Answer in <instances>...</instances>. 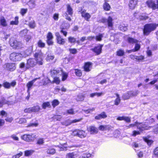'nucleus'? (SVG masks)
<instances>
[{"label":"nucleus","mask_w":158,"mask_h":158,"mask_svg":"<svg viewBox=\"0 0 158 158\" xmlns=\"http://www.w3.org/2000/svg\"><path fill=\"white\" fill-rule=\"evenodd\" d=\"M158 27V23H152L145 24L143 28V33L145 35H148L156 30Z\"/></svg>","instance_id":"1"},{"label":"nucleus","mask_w":158,"mask_h":158,"mask_svg":"<svg viewBox=\"0 0 158 158\" xmlns=\"http://www.w3.org/2000/svg\"><path fill=\"white\" fill-rule=\"evenodd\" d=\"M33 56L39 65H42L44 64V55L41 49L36 51L34 54Z\"/></svg>","instance_id":"2"},{"label":"nucleus","mask_w":158,"mask_h":158,"mask_svg":"<svg viewBox=\"0 0 158 158\" xmlns=\"http://www.w3.org/2000/svg\"><path fill=\"white\" fill-rule=\"evenodd\" d=\"M9 43L10 45L15 49H19L22 48V44L14 38H11L10 39Z\"/></svg>","instance_id":"3"},{"label":"nucleus","mask_w":158,"mask_h":158,"mask_svg":"<svg viewBox=\"0 0 158 158\" xmlns=\"http://www.w3.org/2000/svg\"><path fill=\"white\" fill-rule=\"evenodd\" d=\"M55 34L56 42L57 44L61 45H63L65 43L66 40L65 39L63 38L59 32H56Z\"/></svg>","instance_id":"4"},{"label":"nucleus","mask_w":158,"mask_h":158,"mask_svg":"<svg viewBox=\"0 0 158 158\" xmlns=\"http://www.w3.org/2000/svg\"><path fill=\"white\" fill-rule=\"evenodd\" d=\"M103 46V44H99L95 46L91 50L96 55H98L102 52V48Z\"/></svg>","instance_id":"5"},{"label":"nucleus","mask_w":158,"mask_h":158,"mask_svg":"<svg viewBox=\"0 0 158 158\" xmlns=\"http://www.w3.org/2000/svg\"><path fill=\"white\" fill-rule=\"evenodd\" d=\"M37 63L33 58H30L27 60L26 69H28L35 66Z\"/></svg>","instance_id":"6"},{"label":"nucleus","mask_w":158,"mask_h":158,"mask_svg":"<svg viewBox=\"0 0 158 158\" xmlns=\"http://www.w3.org/2000/svg\"><path fill=\"white\" fill-rule=\"evenodd\" d=\"M79 12H80L81 17L85 20L88 22L90 21V19L91 18V15L89 13L86 12V10L81 8V10L79 11Z\"/></svg>","instance_id":"7"},{"label":"nucleus","mask_w":158,"mask_h":158,"mask_svg":"<svg viewBox=\"0 0 158 158\" xmlns=\"http://www.w3.org/2000/svg\"><path fill=\"white\" fill-rule=\"evenodd\" d=\"M156 1V4L153 0H148L146 1V3L148 7L152 8V10L158 9V0Z\"/></svg>","instance_id":"8"},{"label":"nucleus","mask_w":158,"mask_h":158,"mask_svg":"<svg viewBox=\"0 0 158 158\" xmlns=\"http://www.w3.org/2000/svg\"><path fill=\"white\" fill-rule=\"evenodd\" d=\"M93 63L90 61H87L84 63L82 67L84 71L86 72H90L92 68Z\"/></svg>","instance_id":"9"},{"label":"nucleus","mask_w":158,"mask_h":158,"mask_svg":"<svg viewBox=\"0 0 158 158\" xmlns=\"http://www.w3.org/2000/svg\"><path fill=\"white\" fill-rule=\"evenodd\" d=\"M21 55L20 53L13 52L10 55V59L13 61H19L20 60Z\"/></svg>","instance_id":"10"},{"label":"nucleus","mask_w":158,"mask_h":158,"mask_svg":"<svg viewBox=\"0 0 158 158\" xmlns=\"http://www.w3.org/2000/svg\"><path fill=\"white\" fill-rule=\"evenodd\" d=\"M46 42L48 46H51L53 45L54 41L53 40V36L52 33L51 32H48L46 35Z\"/></svg>","instance_id":"11"},{"label":"nucleus","mask_w":158,"mask_h":158,"mask_svg":"<svg viewBox=\"0 0 158 158\" xmlns=\"http://www.w3.org/2000/svg\"><path fill=\"white\" fill-rule=\"evenodd\" d=\"M28 31L27 29H24L21 31L20 33L22 36H24V39L27 42H28L32 38V36L31 35H26L28 33Z\"/></svg>","instance_id":"12"},{"label":"nucleus","mask_w":158,"mask_h":158,"mask_svg":"<svg viewBox=\"0 0 158 158\" xmlns=\"http://www.w3.org/2000/svg\"><path fill=\"white\" fill-rule=\"evenodd\" d=\"M139 0H129L128 6L132 10L134 9L138 4Z\"/></svg>","instance_id":"13"},{"label":"nucleus","mask_w":158,"mask_h":158,"mask_svg":"<svg viewBox=\"0 0 158 158\" xmlns=\"http://www.w3.org/2000/svg\"><path fill=\"white\" fill-rule=\"evenodd\" d=\"M16 84L15 81L14 80L12 81L11 83H10L8 82H4L3 83V86L5 88L9 89L11 86L14 87Z\"/></svg>","instance_id":"14"},{"label":"nucleus","mask_w":158,"mask_h":158,"mask_svg":"<svg viewBox=\"0 0 158 158\" xmlns=\"http://www.w3.org/2000/svg\"><path fill=\"white\" fill-rule=\"evenodd\" d=\"M6 69L10 71H13L16 69V65L14 63H7L6 64Z\"/></svg>","instance_id":"15"},{"label":"nucleus","mask_w":158,"mask_h":158,"mask_svg":"<svg viewBox=\"0 0 158 158\" xmlns=\"http://www.w3.org/2000/svg\"><path fill=\"white\" fill-rule=\"evenodd\" d=\"M21 138L27 141H29L34 139V138L32 136V135L29 134L24 135L21 136Z\"/></svg>","instance_id":"16"},{"label":"nucleus","mask_w":158,"mask_h":158,"mask_svg":"<svg viewBox=\"0 0 158 158\" xmlns=\"http://www.w3.org/2000/svg\"><path fill=\"white\" fill-rule=\"evenodd\" d=\"M87 130L91 134H96L98 132V130L94 126H90L87 128Z\"/></svg>","instance_id":"17"},{"label":"nucleus","mask_w":158,"mask_h":158,"mask_svg":"<svg viewBox=\"0 0 158 158\" xmlns=\"http://www.w3.org/2000/svg\"><path fill=\"white\" fill-rule=\"evenodd\" d=\"M81 120V119H75L72 121L68 120L63 122L62 124L63 125H65V126H67L70 125V124L72 123H75L76 122H78L80 121Z\"/></svg>","instance_id":"18"},{"label":"nucleus","mask_w":158,"mask_h":158,"mask_svg":"<svg viewBox=\"0 0 158 158\" xmlns=\"http://www.w3.org/2000/svg\"><path fill=\"white\" fill-rule=\"evenodd\" d=\"M102 7L103 9L106 11H109L111 8L110 6L106 0H105Z\"/></svg>","instance_id":"19"},{"label":"nucleus","mask_w":158,"mask_h":158,"mask_svg":"<svg viewBox=\"0 0 158 158\" xmlns=\"http://www.w3.org/2000/svg\"><path fill=\"white\" fill-rule=\"evenodd\" d=\"M127 42L129 44H134L136 43H139V41L136 39L129 37L127 39Z\"/></svg>","instance_id":"20"},{"label":"nucleus","mask_w":158,"mask_h":158,"mask_svg":"<svg viewBox=\"0 0 158 158\" xmlns=\"http://www.w3.org/2000/svg\"><path fill=\"white\" fill-rule=\"evenodd\" d=\"M87 136V133L85 131L78 129V137L83 139L85 138Z\"/></svg>","instance_id":"21"},{"label":"nucleus","mask_w":158,"mask_h":158,"mask_svg":"<svg viewBox=\"0 0 158 158\" xmlns=\"http://www.w3.org/2000/svg\"><path fill=\"white\" fill-rule=\"evenodd\" d=\"M117 119L119 121L124 120L127 123H130L131 121L130 118L125 116H118L117 118Z\"/></svg>","instance_id":"22"},{"label":"nucleus","mask_w":158,"mask_h":158,"mask_svg":"<svg viewBox=\"0 0 158 158\" xmlns=\"http://www.w3.org/2000/svg\"><path fill=\"white\" fill-rule=\"evenodd\" d=\"M107 117V115L104 112H102L101 114L96 116L95 118L97 120H100L102 118H105Z\"/></svg>","instance_id":"23"},{"label":"nucleus","mask_w":158,"mask_h":158,"mask_svg":"<svg viewBox=\"0 0 158 158\" xmlns=\"http://www.w3.org/2000/svg\"><path fill=\"white\" fill-rule=\"evenodd\" d=\"M14 103L12 102L7 101L6 99H0V107L2 106L3 105L7 104L8 105L13 104Z\"/></svg>","instance_id":"24"},{"label":"nucleus","mask_w":158,"mask_h":158,"mask_svg":"<svg viewBox=\"0 0 158 158\" xmlns=\"http://www.w3.org/2000/svg\"><path fill=\"white\" fill-rule=\"evenodd\" d=\"M112 128V127L109 125H100L98 127L99 130L101 131L110 130Z\"/></svg>","instance_id":"25"},{"label":"nucleus","mask_w":158,"mask_h":158,"mask_svg":"<svg viewBox=\"0 0 158 158\" xmlns=\"http://www.w3.org/2000/svg\"><path fill=\"white\" fill-rule=\"evenodd\" d=\"M74 73L76 76L78 77H81L82 75V70L78 69H74Z\"/></svg>","instance_id":"26"},{"label":"nucleus","mask_w":158,"mask_h":158,"mask_svg":"<svg viewBox=\"0 0 158 158\" xmlns=\"http://www.w3.org/2000/svg\"><path fill=\"white\" fill-rule=\"evenodd\" d=\"M67 12L68 14L70 16H72L73 14V9L69 4H68L66 5Z\"/></svg>","instance_id":"27"},{"label":"nucleus","mask_w":158,"mask_h":158,"mask_svg":"<svg viewBox=\"0 0 158 158\" xmlns=\"http://www.w3.org/2000/svg\"><path fill=\"white\" fill-rule=\"evenodd\" d=\"M0 24L3 27L7 26L6 21L4 17H2L0 19Z\"/></svg>","instance_id":"28"},{"label":"nucleus","mask_w":158,"mask_h":158,"mask_svg":"<svg viewBox=\"0 0 158 158\" xmlns=\"http://www.w3.org/2000/svg\"><path fill=\"white\" fill-rule=\"evenodd\" d=\"M37 79V78H35L33 80L29 81L27 84V91H29L32 86L34 82Z\"/></svg>","instance_id":"29"},{"label":"nucleus","mask_w":158,"mask_h":158,"mask_svg":"<svg viewBox=\"0 0 158 158\" xmlns=\"http://www.w3.org/2000/svg\"><path fill=\"white\" fill-rule=\"evenodd\" d=\"M125 52L123 50L121 49H118L116 52V55L119 56H122L125 55Z\"/></svg>","instance_id":"30"},{"label":"nucleus","mask_w":158,"mask_h":158,"mask_svg":"<svg viewBox=\"0 0 158 158\" xmlns=\"http://www.w3.org/2000/svg\"><path fill=\"white\" fill-rule=\"evenodd\" d=\"M135 44L134 48L131 50L133 52L138 51L140 50L141 48V45L138 43H136Z\"/></svg>","instance_id":"31"},{"label":"nucleus","mask_w":158,"mask_h":158,"mask_svg":"<svg viewBox=\"0 0 158 158\" xmlns=\"http://www.w3.org/2000/svg\"><path fill=\"white\" fill-rule=\"evenodd\" d=\"M112 21L113 19L110 16H109L108 18L107 21L108 27H113V24Z\"/></svg>","instance_id":"32"},{"label":"nucleus","mask_w":158,"mask_h":158,"mask_svg":"<svg viewBox=\"0 0 158 158\" xmlns=\"http://www.w3.org/2000/svg\"><path fill=\"white\" fill-rule=\"evenodd\" d=\"M149 18V17L148 15L142 14L141 15H139V21H144L148 19Z\"/></svg>","instance_id":"33"},{"label":"nucleus","mask_w":158,"mask_h":158,"mask_svg":"<svg viewBox=\"0 0 158 158\" xmlns=\"http://www.w3.org/2000/svg\"><path fill=\"white\" fill-rule=\"evenodd\" d=\"M15 21H12L10 22V24L12 25H18L19 24V17L18 16H15Z\"/></svg>","instance_id":"34"},{"label":"nucleus","mask_w":158,"mask_h":158,"mask_svg":"<svg viewBox=\"0 0 158 158\" xmlns=\"http://www.w3.org/2000/svg\"><path fill=\"white\" fill-rule=\"evenodd\" d=\"M68 42L71 44H75L76 42V38L73 37L69 36L68 38Z\"/></svg>","instance_id":"35"},{"label":"nucleus","mask_w":158,"mask_h":158,"mask_svg":"<svg viewBox=\"0 0 158 158\" xmlns=\"http://www.w3.org/2000/svg\"><path fill=\"white\" fill-rule=\"evenodd\" d=\"M37 44L38 46L40 48H44L45 46V43L43 42L41 40H38L37 43Z\"/></svg>","instance_id":"36"},{"label":"nucleus","mask_w":158,"mask_h":158,"mask_svg":"<svg viewBox=\"0 0 158 158\" xmlns=\"http://www.w3.org/2000/svg\"><path fill=\"white\" fill-rule=\"evenodd\" d=\"M62 117L61 115H55L53 116L52 119L54 121H60L61 120Z\"/></svg>","instance_id":"37"},{"label":"nucleus","mask_w":158,"mask_h":158,"mask_svg":"<svg viewBox=\"0 0 158 158\" xmlns=\"http://www.w3.org/2000/svg\"><path fill=\"white\" fill-rule=\"evenodd\" d=\"M135 59L138 61H143L145 59L144 56L142 55L136 56L135 57Z\"/></svg>","instance_id":"38"},{"label":"nucleus","mask_w":158,"mask_h":158,"mask_svg":"<svg viewBox=\"0 0 158 158\" xmlns=\"http://www.w3.org/2000/svg\"><path fill=\"white\" fill-rule=\"evenodd\" d=\"M51 106L50 103L48 102H44L42 106V108L44 109H46L47 107L50 108Z\"/></svg>","instance_id":"39"},{"label":"nucleus","mask_w":158,"mask_h":158,"mask_svg":"<svg viewBox=\"0 0 158 158\" xmlns=\"http://www.w3.org/2000/svg\"><path fill=\"white\" fill-rule=\"evenodd\" d=\"M32 112H37L39 111L40 109V107L38 106L31 107Z\"/></svg>","instance_id":"40"},{"label":"nucleus","mask_w":158,"mask_h":158,"mask_svg":"<svg viewBox=\"0 0 158 158\" xmlns=\"http://www.w3.org/2000/svg\"><path fill=\"white\" fill-rule=\"evenodd\" d=\"M46 152L48 154L52 155L56 153V150L54 148L48 149L47 150Z\"/></svg>","instance_id":"41"},{"label":"nucleus","mask_w":158,"mask_h":158,"mask_svg":"<svg viewBox=\"0 0 158 158\" xmlns=\"http://www.w3.org/2000/svg\"><path fill=\"white\" fill-rule=\"evenodd\" d=\"M54 55H51V54H48L46 57V60L47 61H50L52 60L54 58Z\"/></svg>","instance_id":"42"},{"label":"nucleus","mask_w":158,"mask_h":158,"mask_svg":"<svg viewBox=\"0 0 158 158\" xmlns=\"http://www.w3.org/2000/svg\"><path fill=\"white\" fill-rule=\"evenodd\" d=\"M75 155L73 152L67 154L66 158H75Z\"/></svg>","instance_id":"43"},{"label":"nucleus","mask_w":158,"mask_h":158,"mask_svg":"<svg viewBox=\"0 0 158 158\" xmlns=\"http://www.w3.org/2000/svg\"><path fill=\"white\" fill-rule=\"evenodd\" d=\"M53 83H55L57 85H58L60 82V80L58 77H55L52 81Z\"/></svg>","instance_id":"44"},{"label":"nucleus","mask_w":158,"mask_h":158,"mask_svg":"<svg viewBox=\"0 0 158 158\" xmlns=\"http://www.w3.org/2000/svg\"><path fill=\"white\" fill-rule=\"evenodd\" d=\"M27 8H21V9L20 13L22 16H24V15L27 12Z\"/></svg>","instance_id":"45"},{"label":"nucleus","mask_w":158,"mask_h":158,"mask_svg":"<svg viewBox=\"0 0 158 158\" xmlns=\"http://www.w3.org/2000/svg\"><path fill=\"white\" fill-rule=\"evenodd\" d=\"M137 125H136V126L137 127V128L139 129L144 128L145 127L144 125L142 123H139L137 122Z\"/></svg>","instance_id":"46"},{"label":"nucleus","mask_w":158,"mask_h":158,"mask_svg":"<svg viewBox=\"0 0 158 158\" xmlns=\"http://www.w3.org/2000/svg\"><path fill=\"white\" fill-rule=\"evenodd\" d=\"M102 34H99L98 35L96 36L95 38L97 41H101L102 40Z\"/></svg>","instance_id":"47"},{"label":"nucleus","mask_w":158,"mask_h":158,"mask_svg":"<svg viewBox=\"0 0 158 158\" xmlns=\"http://www.w3.org/2000/svg\"><path fill=\"white\" fill-rule=\"evenodd\" d=\"M69 51L70 53L75 54L77 52V50L75 48H69Z\"/></svg>","instance_id":"48"},{"label":"nucleus","mask_w":158,"mask_h":158,"mask_svg":"<svg viewBox=\"0 0 158 158\" xmlns=\"http://www.w3.org/2000/svg\"><path fill=\"white\" fill-rule=\"evenodd\" d=\"M29 27L32 28H34L35 27V24L34 21L30 22L28 24Z\"/></svg>","instance_id":"49"},{"label":"nucleus","mask_w":158,"mask_h":158,"mask_svg":"<svg viewBox=\"0 0 158 158\" xmlns=\"http://www.w3.org/2000/svg\"><path fill=\"white\" fill-rule=\"evenodd\" d=\"M26 122L27 120L25 118H21L19 119V121L17 122L19 124H22L26 123Z\"/></svg>","instance_id":"50"},{"label":"nucleus","mask_w":158,"mask_h":158,"mask_svg":"<svg viewBox=\"0 0 158 158\" xmlns=\"http://www.w3.org/2000/svg\"><path fill=\"white\" fill-rule=\"evenodd\" d=\"M68 74L66 73L63 72L62 74V80L63 81L65 80L68 77Z\"/></svg>","instance_id":"51"},{"label":"nucleus","mask_w":158,"mask_h":158,"mask_svg":"<svg viewBox=\"0 0 158 158\" xmlns=\"http://www.w3.org/2000/svg\"><path fill=\"white\" fill-rule=\"evenodd\" d=\"M59 103V102L56 99H54L52 102V106L54 107L58 105Z\"/></svg>","instance_id":"52"},{"label":"nucleus","mask_w":158,"mask_h":158,"mask_svg":"<svg viewBox=\"0 0 158 158\" xmlns=\"http://www.w3.org/2000/svg\"><path fill=\"white\" fill-rule=\"evenodd\" d=\"M78 129H76L72 131L71 135L72 136H78Z\"/></svg>","instance_id":"53"},{"label":"nucleus","mask_w":158,"mask_h":158,"mask_svg":"<svg viewBox=\"0 0 158 158\" xmlns=\"http://www.w3.org/2000/svg\"><path fill=\"white\" fill-rule=\"evenodd\" d=\"M33 151L31 150L26 151L25 152V155L26 156H29L31 155Z\"/></svg>","instance_id":"54"},{"label":"nucleus","mask_w":158,"mask_h":158,"mask_svg":"<svg viewBox=\"0 0 158 158\" xmlns=\"http://www.w3.org/2000/svg\"><path fill=\"white\" fill-rule=\"evenodd\" d=\"M144 140L147 142L148 145H151L153 142L152 140H149L147 138H143Z\"/></svg>","instance_id":"55"},{"label":"nucleus","mask_w":158,"mask_h":158,"mask_svg":"<svg viewBox=\"0 0 158 158\" xmlns=\"http://www.w3.org/2000/svg\"><path fill=\"white\" fill-rule=\"evenodd\" d=\"M50 81V80L48 79H46L45 80H43V85H47L48 83H49Z\"/></svg>","instance_id":"56"},{"label":"nucleus","mask_w":158,"mask_h":158,"mask_svg":"<svg viewBox=\"0 0 158 158\" xmlns=\"http://www.w3.org/2000/svg\"><path fill=\"white\" fill-rule=\"evenodd\" d=\"M95 110V109L94 108H93L92 109H88V110H82L84 111L86 114H88V113H89L91 111H94Z\"/></svg>","instance_id":"57"},{"label":"nucleus","mask_w":158,"mask_h":158,"mask_svg":"<svg viewBox=\"0 0 158 158\" xmlns=\"http://www.w3.org/2000/svg\"><path fill=\"white\" fill-rule=\"evenodd\" d=\"M22 154L23 153L20 152L18 154L13 156H12V158H19L22 155Z\"/></svg>","instance_id":"58"},{"label":"nucleus","mask_w":158,"mask_h":158,"mask_svg":"<svg viewBox=\"0 0 158 158\" xmlns=\"http://www.w3.org/2000/svg\"><path fill=\"white\" fill-rule=\"evenodd\" d=\"M91 156V154L89 153L83 154L81 156V158H90Z\"/></svg>","instance_id":"59"},{"label":"nucleus","mask_w":158,"mask_h":158,"mask_svg":"<svg viewBox=\"0 0 158 158\" xmlns=\"http://www.w3.org/2000/svg\"><path fill=\"white\" fill-rule=\"evenodd\" d=\"M53 19L55 21H57L59 19V14L55 13L53 17Z\"/></svg>","instance_id":"60"},{"label":"nucleus","mask_w":158,"mask_h":158,"mask_svg":"<svg viewBox=\"0 0 158 158\" xmlns=\"http://www.w3.org/2000/svg\"><path fill=\"white\" fill-rule=\"evenodd\" d=\"M67 112L69 114H74V111L73 109H71L67 110Z\"/></svg>","instance_id":"61"},{"label":"nucleus","mask_w":158,"mask_h":158,"mask_svg":"<svg viewBox=\"0 0 158 158\" xmlns=\"http://www.w3.org/2000/svg\"><path fill=\"white\" fill-rule=\"evenodd\" d=\"M38 125V123H30L27 126V127H36Z\"/></svg>","instance_id":"62"},{"label":"nucleus","mask_w":158,"mask_h":158,"mask_svg":"<svg viewBox=\"0 0 158 158\" xmlns=\"http://www.w3.org/2000/svg\"><path fill=\"white\" fill-rule=\"evenodd\" d=\"M44 143V140L43 139H38L37 143V144L41 145L43 144Z\"/></svg>","instance_id":"63"},{"label":"nucleus","mask_w":158,"mask_h":158,"mask_svg":"<svg viewBox=\"0 0 158 158\" xmlns=\"http://www.w3.org/2000/svg\"><path fill=\"white\" fill-rule=\"evenodd\" d=\"M25 113H30L32 112L31 107L25 109L24 110Z\"/></svg>","instance_id":"64"}]
</instances>
